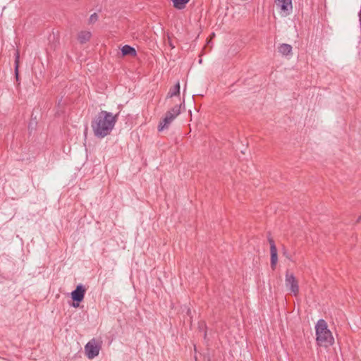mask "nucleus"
<instances>
[{
	"label": "nucleus",
	"mask_w": 361,
	"mask_h": 361,
	"mask_svg": "<svg viewBox=\"0 0 361 361\" xmlns=\"http://www.w3.org/2000/svg\"><path fill=\"white\" fill-rule=\"evenodd\" d=\"M118 120V114L102 110L92 119L91 127L94 135L98 138H104L111 134Z\"/></svg>",
	"instance_id": "nucleus-1"
},
{
	"label": "nucleus",
	"mask_w": 361,
	"mask_h": 361,
	"mask_svg": "<svg viewBox=\"0 0 361 361\" xmlns=\"http://www.w3.org/2000/svg\"><path fill=\"white\" fill-rule=\"evenodd\" d=\"M316 341L319 346L329 347L334 343L331 331L328 329L327 323L321 319L315 325Z\"/></svg>",
	"instance_id": "nucleus-2"
},
{
	"label": "nucleus",
	"mask_w": 361,
	"mask_h": 361,
	"mask_svg": "<svg viewBox=\"0 0 361 361\" xmlns=\"http://www.w3.org/2000/svg\"><path fill=\"white\" fill-rule=\"evenodd\" d=\"M101 349V345L94 339L90 340L85 346V350L87 357L89 359H93L97 357Z\"/></svg>",
	"instance_id": "nucleus-3"
},
{
	"label": "nucleus",
	"mask_w": 361,
	"mask_h": 361,
	"mask_svg": "<svg viewBox=\"0 0 361 361\" xmlns=\"http://www.w3.org/2000/svg\"><path fill=\"white\" fill-rule=\"evenodd\" d=\"M285 283L287 288L294 294L297 295L299 293L298 282L293 273L286 271Z\"/></svg>",
	"instance_id": "nucleus-4"
},
{
	"label": "nucleus",
	"mask_w": 361,
	"mask_h": 361,
	"mask_svg": "<svg viewBox=\"0 0 361 361\" xmlns=\"http://www.w3.org/2000/svg\"><path fill=\"white\" fill-rule=\"evenodd\" d=\"M86 289L82 284H79L76 286V288L71 293V298L73 300L72 305L74 307H78L79 303L84 299Z\"/></svg>",
	"instance_id": "nucleus-5"
},
{
	"label": "nucleus",
	"mask_w": 361,
	"mask_h": 361,
	"mask_svg": "<svg viewBox=\"0 0 361 361\" xmlns=\"http://www.w3.org/2000/svg\"><path fill=\"white\" fill-rule=\"evenodd\" d=\"M275 2L283 16H286L291 13L293 10L292 0H276Z\"/></svg>",
	"instance_id": "nucleus-6"
},
{
	"label": "nucleus",
	"mask_w": 361,
	"mask_h": 361,
	"mask_svg": "<svg viewBox=\"0 0 361 361\" xmlns=\"http://www.w3.org/2000/svg\"><path fill=\"white\" fill-rule=\"evenodd\" d=\"M268 241L270 244L271 267L272 270H274L278 262L277 248L274 240L271 238H269Z\"/></svg>",
	"instance_id": "nucleus-7"
},
{
	"label": "nucleus",
	"mask_w": 361,
	"mask_h": 361,
	"mask_svg": "<svg viewBox=\"0 0 361 361\" xmlns=\"http://www.w3.org/2000/svg\"><path fill=\"white\" fill-rule=\"evenodd\" d=\"M175 118L171 116L170 112H166L164 118L159 122L158 126V130L162 131L164 129L168 128L171 123Z\"/></svg>",
	"instance_id": "nucleus-8"
},
{
	"label": "nucleus",
	"mask_w": 361,
	"mask_h": 361,
	"mask_svg": "<svg viewBox=\"0 0 361 361\" xmlns=\"http://www.w3.org/2000/svg\"><path fill=\"white\" fill-rule=\"evenodd\" d=\"M293 47L290 44L286 43L280 44L278 47L279 52L283 56H290L292 55Z\"/></svg>",
	"instance_id": "nucleus-9"
},
{
	"label": "nucleus",
	"mask_w": 361,
	"mask_h": 361,
	"mask_svg": "<svg viewBox=\"0 0 361 361\" xmlns=\"http://www.w3.org/2000/svg\"><path fill=\"white\" fill-rule=\"evenodd\" d=\"M92 33L90 31H80L78 34V39L80 44H85L90 41Z\"/></svg>",
	"instance_id": "nucleus-10"
},
{
	"label": "nucleus",
	"mask_w": 361,
	"mask_h": 361,
	"mask_svg": "<svg viewBox=\"0 0 361 361\" xmlns=\"http://www.w3.org/2000/svg\"><path fill=\"white\" fill-rule=\"evenodd\" d=\"M121 53L123 56H135L137 54L136 50L135 48L132 47L130 45H124L121 48Z\"/></svg>",
	"instance_id": "nucleus-11"
},
{
	"label": "nucleus",
	"mask_w": 361,
	"mask_h": 361,
	"mask_svg": "<svg viewBox=\"0 0 361 361\" xmlns=\"http://www.w3.org/2000/svg\"><path fill=\"white\" fill-rule=\"evenodd\" d=\"M180 94V82L178 81L172 87L170 88L167 97H172Z\"/></svg>",
	"instance_id": "nucleus-12"
},
{
	"label": "nucleus",
	"mask_w": 361,
	"mask_h": 361,
	"mask_svg": "<svg viewBox=\"0 0 361 361\" xmlns=\"http://www.w3.org/2000/svg\"><path fill=\"white\" fill-rule=\"evenodd\" d=\"M173 4V6L178 9H183L185 8V4H188L190 0H171Z\"/></svg>",
	"instance_id": "nucleus-13"
},
{
	"label": "nucleus",
	"mask_w": 361,
	"mask_h": 361,
	"mask_svg": "<svg viewBox=\"0 0 361 361\" xmlns=\"http://www.w3.org/2000/svg\"><path fill=\"white\" fill-rule=\"evenodd\" d=\"M181 104L176 105L173 108L169 110L167 112L171 113V116L176 118L180 114Z\"/></svg>",
	"instance_id": "nucleus-14"
},
{
	"label": "nucleus",
	"mask_w": 361,
	"mask_h": 361,
	"mask_svg": "<svg viewBox=\"0 0 361 361\" xmlns=\"http://www.w3.org/2000/svg\"><path fill=\"white\" fill-rule=\"evenodd\" d=\"M19 64V52L17 51L16 54V59H15V75L16 80H19V73H18V65Z\"/></svg>",
	"instance_id": "nucleus-15"
},
{
	"label": "nucleus",
	"mask_w": 361,
	"mask_h": 361,
	"mask_svg": "<svg viewBox=\"0 0 361 361\" xmlns=\"http://www.w3.org/2000/svg\"><path fill=\"white\" fill-rule=\"evenodd\" d=\"M199 329H200V330H203L204 331V338L206 339L207 334V331H206V324H205V323L204 322H200L199 324Z\"/></svg>",
	"instance_id": "nucleus-16"
},
{
	"label": "nucleus",
	"mask_w": 361,
	"mask_h": 361,
	"mask_svg": "<svg viewBox=\"0 0 361 361\" xmlns=\"http://www.w3.org/2000/svg\"><path fill=\"white\" fill-rule=\"evenodd\" d=\"M98 20V16L96 13L92 14L89 18V23H94Z\"/></svg>",
	"instance_id": "nucleus-17"
},
{
	"label": "nucleus",
	"mask_w": 361,
	"mask_h": 361,
	"mask_svg": "<svg viewBox=\"0 0 361 361\" xmlns=\"http://www.w3.org/2000/svg\"><path fill=\"white\" fill-rule=\"evenodd\" d=\"M283 255L285 256L290 261H293L291 255H290V253L285 247L283 248Z\"/></svg>",
	"instance_id": "nucleus-18"
},
{
	"label": "nucleus",
	"mask_w": 361,
	"mask_h": 361,
	"mask_svg": "<svg viewBox=\"0 0 361 361\" xmlns=\"http://www.w3.org/2000/svg\"><path fill=\"white\" fill-rule=\"evenodd\" d=\"M360 221H361V215L357 219L356 223H359Z\"/></svg>",
	"instance_id": "nucleus-19"
},
{
	"label": "nucleus",
	"mask_w": 361,
	"mask_h": 361,
	"mask_svg": "<svg viewBox=\"0 0 361 361\" xmlns=\"http://www.w3.org/2000/svg\"><path fill=\"white\" fill-rule=\"evenodd\" d=\"M170 46L171 47V48H174V46L173 45V44L170 43Z\"/></svg>",
	"instance_id": "nucleus-20"
}]
</instances>
